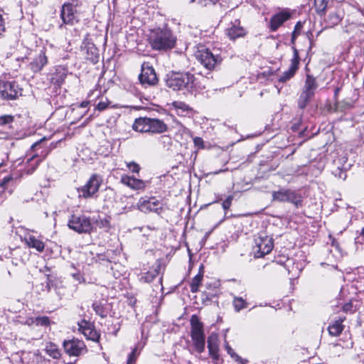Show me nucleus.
Segmentation results:
<instances>
[{"label": "nucleus", "mask_w": 364, "mask_h": 364, "mask_svg": "<svg viewBox=\"0 0 364 364\" xmlns=\"http://www.w3.org/2000/svg\"><path fill=\"white\" fill-rule=\"evenodd\" d=\"M292 48L294 50V55L292 59L291 60L289 69H291V70H294L295 72H296V70L299 68L300 58L297 49L295 47H292Z\"/></svg>", "instance_id": "nucleus-33"}, {"label": "nucleus", "mask_w": 364, "mask_h": 364, "mask_svg": "<svg viewBox=\"0 0 364 364\" xmlns=\"http://www.w3.org/2000/svg\"><path fill=\"white\" fill-rule=\"evenodd\" d=\"M137 355V349L134 348L129 355L127 364H133L135 362Z\"/></svg>", "instance_id": "nucleus-43"}, {"label": "nucleus", "mask_w": 364, "mask_h": 364, "mask_svg": "<svg viewBox=\"0 0 364 364\" xmlns=\"http://www.w3.org/2000/svg\"><path fill=\"white\" fill-rule=\"evenodd\" d=\"M313 97V95L302 91L298 100V107L301 109H304Z\"/></svg>", "instance_id": "nucleus-30"}, {"label": "nucleus", "mask_w": 364, "mask_h": 364, "mask_svg": "<svg viewBox=\"0 0 364 364\" xmlns=\"http://www.w3.org/2000/svg\"><path fill=\"white\" fill-rule=\"evenodd\" d=\"M14 121V116L7 114L0 116V126H6Z\"/></svg>", "instance_id": "nucleus-39"}, {"label": "nucleus", "mask_w": 364, "mask_h": 364, "mask_svg": "<svg viewBox=\"0 0 364 364\" xmlns=\"http://www.w3.org/2000/svg\"><path fill=\"white\" fill-rule=\"evenodd\" d=\"M158 283H159V285L161 287V288L162 289V277H159V281H158Z\"/></svg>", "instance_id": "nucleus-56"}, {"label": "nucleus", "mask_w": 364, "mask_h": 364, "mask_svg": "<svg viewBox=\"0 0 364 364\" xmlns=\"http://www.w3.org/2000/svg\"><path fill=\"white\" fill-rule=\"evenodd\" d=\"M350 307H351V304H345L343 306V310L345 311H347L350 310Z\"/></svg>", "instance_id": "nucleus-53"}, {"label": "nucleus", "mask_w": 364, "mask_h": 364, "mask_svg": "<svg viewBox=\"0 0 364 364\" xmlns=\"http://www.w3.org/2000/svg\"><path fill=\"white\" fill-rule=\"evenodd\" d=\"M66 77L67 70L63 68H58L51 77V82L60 87L65 82Z\"/></svg>", "instance_id": "nucleus-25"}, {"label": "nucleus", "mask_w": 364, "mask_h": 364, "mask_svg": "<svg viewBox=\"0 0 364 364\" xmlns=\"http://www.w3.org/2000/svg\"><path fill=\"white\" fill-rule=\"evenodd\" d=\"M273 240L269 236L260 235L255 240L253 252L257 258L263 257L264 255L271 252L273 249Z\"/></svg>", "instance_id": "nucleus-9"}, {"label": "nucleus", "mask_w": 364, "mask_h": 364, "mask_svg": "<svg viewBox=\"0 0 364 364\" xmlns=\"http://www.w3.org/2000/svg\"><path fill=\"white\" fill-rule=\"evenodd\" d=\"M92 307H93L94 311H95V313L97 315L100 316L102 318L106 317L107 312H106L104 306L101 304L95 302L92 304Z\"/></svg>", "instance_id": "nucleus-36"}, {"label": "nucleus", "mask_w": 364, "mask_h": 364, "mask_svg": "<svg viewBox=\"0 0 364 364\" xmlns=\"http://www.w3.org/2000/svg\"><path fill=\"white\" fill-rule=\"evenodd\" d=\"M101 183V176L97 173L92 174L84 186L77 188L79 196L84 198H92L98 192Z\"/></svg>", "instance_id": "nucleus-8"}, {"label": "nucleus", "mask_w": 364, "mask_h": 364, "mask_svg": "<svg viewBox=\"0 0 364 364\" xmlns=\"http://www.w3.org/2000/svg\"><path fill=\"white\" fill-rule=\"evenodd\" d=\"M78 326H79V331H80L82 333L83 332V330H85L87 327L92 326V325L90 322H87L85 320H82L80 322H79Z\"/></svg>", "instance_id": "nucleus-47"}, {"label": "nucleus", "mask_w": 364, "mask_h": 364, "mask_svg": "<svg viewBox=\"0 0 364 364\" xmlns=\"http://www.w3.org/2000/svg\"><path fill=\"white\" fill-rule=\"evenodd\" d=\"M328 3V0H315V9L318 15L323 16L326 14Z\"/></svg>", "instance_id": "nucleus-28"}, {"label": "nucleus", "mask_w": 364, "mask_h": 364, "mask_svg": "<svg viewBox=\"0 0 364 364\" xmlns=\"http://www.w3.org/2000/svg\"><path fill=\"white\" fill-rule=\"evenodd\" d=\"M138 209L145 213L149 212L157 213L161 209V202L155 197H141L137 203Z\"/></svg>", "instance_id": "nucleus-12"}, {"label": "nucleus", "mask_w": 364, "mask_h": 364, "mask_svg": "<svg viewBox=\"0 0 364 364\" xmlns=\"http://www.w3.org/2000/svg\"><path fill=\"white\" fill-rule=\"evenodd\" d=\"M26 242L29 247L34 248L40 252L44 250V242L37 239L35 236L29 235L26 237Z\"/></svg>", "instance_id": "nucleus-26"}, {"label": "nucleus", "mask_w": 364, "mask_h": 364, "mask_svg": "<svg viewBox=\"0 0 364 364\" xmlns=\"http://www.w3.org/2000/svg\"><path fill=\"white\" fill-rule=\"evenodd\" d=\"M195 77L189 73H173L168 77L166 85L173 90H186L191 91L193 87Z\"/></svg>", "instance_id": "nucleus-3"}, {"label": "nucleus", "mask_w": 364, "mask_h": 364, "mask_svg": "<svg viewBox=\"0 0 364 364\" xmlns=\"http://www.w3.org/2000/svg\"><path fill=\"white\" fill-rule=\"evenodd\" d=\"M344 320L345 318H339L338 319L333 321L332 323L328 326V331L331 336L336 337L341 335L344 329V326L343 324Z\"/></svg>", "instance_id": "nucleus-23"}, {"label": "nucleus", "mask_w": 364, "mask_h": 364, "mask_svg": "<svg viewBox=\"0 0 364 364\" xmlns=\"http://www.w3.org/2000/svg\"><path fill=\"white\" fill-rule=\"evenodd\" d=\"M233 306L236 311L245 309L247 306V304L245 299L242 297L235 296L233 299Z\"/></svg>", "instance_id": "nucleus-34"}, {"label": "nucleus", "mask_w": 364, "mask_h": 364, "mask_svg": "<svg viewBox=\"0 0 364 364\" xmlns=\"http://www.w3.org/2000/svg\"><path fill=\"white\" fill-rule=\"evenodd\" d=\"M218 0H191V2H196L202 6H207L209 4H215Z\"/></svg>", "instance_id": "nucleus-46"}, {"label": "nucleus", "mask_w": 364, "mask_h": 364, "mask_svg": "<svg viewBox=\"0 0 364 364\" xmlns=\"http://www.w3.org/2000/svg\"><path fill=\"white\" fill-rule=\"evenodd\" d=\"M246 34L245 28L240 25L238 21L232 23L231 26L227 29V35L231 40L243 37Z\"/></svg>", "instance_id": "nucleus-19"}, {"label": "nucleus", "mask_w": 364, "mask_h": 364, "mask_svg": "<svg viewBox=\"0 0 364 364\" xmlns=\"http://www.w3.org/2000/svg\"><path fill=\"white\" fill-rule=\"evenodd\" d=\"M41 285L42 286V289H44L43 288L45 287L48 291L50 290V282L48 279L46 282V284L42 283Z\"/></svg>", "instance_id": "nucleus-51"}, {"label": "nucleus", "mask_w": 364, "mask_h": 364, "mask_svg": "<svg viewBox=\"0 0 364 364\" xmlns=\"http://www.w3.org/2000/svg\"><path fill=\"white\" fill-rule=\"evenodd\" d=\"M342 19V17L338 12H333L329 14L326 19V22L330 27H333L338 25Z\"/></svg>", "instance_id": "nucleus-29"}, {"label": "nucleus", "mask_w": 364, "mask_h": 364, "mask_svg": "<svg viewBox=\"0 0 364 364\" xmlns=\"http://www.w3.org/2000/svg\"><path fill=\"white\" fill-rule=\"evenodd\" d=\"M21 90L15 82L0 80V98L14 100L20 94Z\"/></svg>", "instance_id": "nucleus-11"}, {"label": "nucleus", "mask_w": 364, "mask_h": 364, "mask_svg": "<svg viewBox=\"0 0 364 364\" xmlns=\"http://www.w3.org/2000/svg\"><path fill=\"white\" fill-rule=\"evenodd\" d=\"M45 350L53 359H59L60 358V351L58 346L54 343L47 342L45 345Z\"/></svg>", "instance_id": "nucleus-27"}, {"label": "nucleus", "mask_w": 364, "mask_h": 364, "mask_svg": "<svg viewBox=\"0 0 364 364\" xmlns=\"http://www.w3.org/2000/svg\"><path fill=\"white\" fill-rule=\"evenodd\" d=\"M233 200V196L230 195L227 197V198L223 202L222 207L226 214L228 210L230 208L232 204V201Z\"/></svg>", "instance_id": "nucleus-41"}, {"label": "nucleus", "mask_w": 364, "mask_h": 364, "mask_svg": "<svg viewBox=\"0 0 364 364\" xmlns=\"http://www.w3.org/2000/svg\"><path fill=\"white\" fill-rule=\"evenodd\" d=\"M159 142L164 148L168 149L172 144V139L168 135H162L159 138Z\"/></svg>", "instance_id": "nucleus-38"}, {"label": "nucleus", "mask_w": 364, "mask_h": 364, "mask_svg": "<svg viewBox=\"0 0 364 364\" xmlns=\"http://www.w3.org/2000/svg\"><path fill=\"white\" fill-rule=\"evenodd\" d=\"M161 269V264L157 262L153 269L142 273L139 277V281L144 283L151 282L156 277L159 276Z\"/></svg>", "instance_id": "nucleus-20"}, {"label": "nucleus", "mask_w": 364, "mask_h": 364, "mask_svg": "<svg viewBox=\"0 0 364 364\" xmlns=\"http://www.w3.org/2000/svg\"><path fill=\"white\" fill-rule=\"evenodd\" d=\"M139 80L140 83L144 87L154 86L159 81L155 70L152 66L149 65V63H142Z\"/></svg>", "instance_id": "nucleus-10"}, {"label": "nucleus", "mask_w": 364, "mask_h": 364, "mask_svg": "<svg viewBox=\"0 0 364 364\" xmlns=\"http://www.w3.org/2000/svg\"><path fill=\"white\" fill-rule=\"evenodd\" d=\"M203 274L199 272L197 275H196L191 283V291L193 293H196L198 291L199 286L201 284L203 279Z\"/></svg>", "instance_id": "nucleus-31"}, {"label": "nucleus", "mask_w": 364, "mask_h": 364, "mask_svg": "<svg viewBox=\"0 0 364 364\" xmlns=\"http://www.w3.org/2000/svg\"><path fill=\"white\" fill-rule=\"evenodd\" d=\"M360 238L361 239L362 241L364 242V229L363 230V231L360 234Z\"/></svg>", "instance_id": "nucleus-58"}, {"label": "nucleus", "mask_w": 364, "mask_h": 364, "mask_svg": "<svg viewBox=\"0 0 364 364\" xmlns=\"http://www.w3.org/2000/svg\"><path fill=\"white\" fill-rule=\"evenodd\" d=\"M176 114L179 116L186 117L192 113V108L188 105L181 101H175L171 104Z\"/></svg>", "instance_id": "nucleus-21"}, {"label": "nucleus", "mask_w": 364, "mask_h": 364, "mask_svg": "<svg viewBox=\"0 0 364 364\" xmlns=\"http://www.w3.org/2000/svg\"><path fill=\"white\" fill-rule=\"evenodd\" d=\"M194 144L196 146L198 147H203V140L200 137H196L193 139Z\"/></svg>", "instance_id": "nucleus-50"}, {"label": "nucleus", "mask_w": 364, "mask_h": 364, "mask_svg": "<svg viewBox=\"0 0 364 364\" xmlns=\"http://www.w3.org/2000/svg\"><path fill=\"white\" fill-rule=\"evenodd\" d=\"M31 323L36 326H48L50 324V320L48 316H38L32 318Z\"/></svg>", "instance_id": "nucleus-35"}, {"label": "nucleus", "mask_w": 364, "mask_h": 364, "mask_svg": "<svg viewBox=\"0 0 364 364\" xmlns=\"http://www.w3.org/2000/svg\"><path fill=\"white\" fill-rule=\"evenodd\" d=\"M88 105V102H82L80 105L82 107H86Z\"/></svg>", "instance_id": "nucleus-57"}, {"label": "nucleus", "mask_w": 364, "mask_h": 364, "mask_svg": "<svg viewBox=\"0 0 364 364\" xmlns=\"http://www.w3.org/2000/svg\"><path fill=\"white\" fill-rule=\"evenodd\" d=\"M167 130L168 126L164 121L156 118H149V133L161 134Z\"/></svg>", "instance_id": "nucleus-18"}, {"label": "nucleus", "mask_w": 364, "mask_h": 364, "mask_svg": "<svg viewBox=\"0 0 364 364\" xmlns=\"http://www.w3.org/2000/svg\"><path fill=\"white\" fill-rule=\"evenodd\" d=\"M120 181L124 185L133 190H142L146 186L144 181L128 175L122 176Z\"/></svg>", "instance_id": "nucleus-16"}, {"label": "nucleus", "mask_w": 364, "mask_h": 364, "mask_svg": "<svg viewBox=\"0 0 364 364\" xmlns=\"http://www.w3.org/2000/svg\"><path fill=\"white\" fill-rule=\"evenodd\" d=\"M82 333L84 336L89 340H92L94 341H97L100 336L97 332L92 328V327H87L85 330H83Z\"/></svg>", "instance_id": "nucleus-32"}, {"label": "nucleus", "mask_w": 364, "mask_h": 364, "mask_svg": "<svg viewBox=\"0 0 364 364\" xmlns=\"http://www.w3.org/2000/svg\"><path fill=\"white\" fill-rule=\"evenodd\" d=\"M291 17V14L287 11H282L274 14L270 19L269 26L272 31H275L281 26L285 21L289 20Z\"/></svg>", "instance_id": "nucleus-15"}, {"label": "nucleus", "mask_w": 364, "mask_h": 364, "mask_svg": "<svg viewBox=\"0 0 364 364\" xmlns=\"http://www.w3.org/2000/svg\"><path fill=\"white\" fill-rule=\"evenodd\" d=\"M108 105H109V102L107 100L101 101L97 105L96 108L99 111H103L108 107Z\"/></svg>", "instance_id": "nucleus-48"}, {"label": "nucleus", "mask_w": 364, "mask_h": 364, "mask_svg": "<svg viewBox=\"0 0 364 364\" xmlns=\"http://www.w3.org/2000/svg\"><path fill=\"white\" fill-rule=\"evenodd\" d=\"M317 87L318 83L316 77L311 75L307 74L302 91L314 96Z\"/></svg>", "instance_id": "nucleus-22"}, {"label": "nucleus", "mask_w": 364, "mask_h": 364, "mask_svg": "<svg viewBox=\"0 0 364 364\" xmlns=\"http://www.w3.org/2000/svg\"><path fill=\"white\" fill-rule=\"evenodd\" d=\"M10 181H11V178L10 177H5V178H4L2 182L1 183V186H4L5 184H6Z\"/></svg>", "instance_id": "nucleus-52"}, {"label": "nucleus", "mask_w": 364, "mask_h": 364, "mask_svg": "<svg viewBox=\"0 0 364 364\" xmlns=\"http://www.w3.org/2000/svg\"><path fill=\"white\" fill-rule=\"evenodd\" d=\"M41 141H41H37V142L34 143V144L32 145V146H31L32 149H36V148L40 145Z\"/></svg>", "instance_id": "nucleus-54"}, {"label": "nucleus", "mask_w": 364, "mask_h": 364, "mask_svg": "<svg viewBox=\"0 0 364 364\" xmlns=\"http://www.w3.org/2000/svg\"><path fill=\"white\" fill-rule=\"evenodd\" d=\"M34 157H35V156H33L31 158L28 159V161H30L31 160H33Z\"/></svg>", "instance_id": "nucleus-60"}, {"label": "nucleus", "mask_w": 364, "mask_h": 364, "mask_svg": "<svg viewBox=\"0 0 364 364\" xmlns=\"http://www.w3.org/2000/svg\"><path fill=\"white\" fill-rule=\"evenodd\" d=\"M225 348L227 350V353L232 358H235L236 360H238L240 359V357L237 355L233 350V349L229 346L228 342L225 339Z\"/></svg>", "instance_id": "nucleus-40"}, {"label": "nucleus", "mask_w": 364, "mask_h": 364, "mask_svg": "<svg viewBox=\"0 0 364 364\" xmlns=\"http://www.w3.org/2000/svg\"><path fill=\"white\" fill-rule=\"evenodd\" d=\"M338 91H339V89H338V88H337V89L335 90V94L336 95V94L338 92Z\"/></svg>", "instance_id": "nucleus-61"}, {"label": "nucleus", "mask_w": 364, "mask_h": 364, "mask_svg": "<svg viewBox=\"0 0 364 364\" xmlns=\"http://www.w3.org/2000/svg\"><path fill=\"white\" fill-rule=\"evenodd\" d=\"M77 3L68 2L63 4L60 10V18L63 23L60 28H63L64 25L73 26L79 21L77 12Z\"/></svg>", "instance_id": "nucleus-6"}, {"label": "nucleus", "mask_w": 364, "mask_h": 364, "mask_svg": "<svg viewBox=\"0 0 364 364\" xmlns=\"http://www.w3.org/2000/svg\"><path fill=\"white\" fill-rule=\"evenodd\" d=\"M97 225L101 228H109V220L107 218H99L97 220Z\"/></svg>", "instance_id": "nucleus-44"}, {"label": "nucleus", "mask_w": 364, "mask_h": 364, "mask_svg": "<svg viewBox=\"0 0 364 364\" xmlns=\"http://www.w3.org/2000/svg\"><path fill=\"white\" fill-rule=\"evenodd\" d=\"M68 225L78 233L89 232L92 228L90 218L84 215H72L68 220Z\"/></svg>", "instance_id": "nucleus-7"}, {"label": "nucleus", "mask_w": 364, "mask_h": 364, "mask_svg": "<svg viewBox=\"0 0 364 364\" xmlns=\"http://www.w3.org/2000/svg\"><path fill=\"white\" fill-rule=\"evenodd\" d=\"M63 347L70 356H79L87 351L84 342L78 339L65 341Z\"/></svg>", "instance_id": "nucleus-13"}, {"label": "nucleus", "mask_w": 364, "mask_h": 364, "mask_svg": "<svg viewBox=\"0 0 364 364\" xmlns=\"http://www.w3.org/2000/svg\"><path fill=\"white\" fill-rule=\"evenodd\" d=\"M302 25L300 22L297 23L295 26L294 31L292 33L291 36V43H294L296 38L299 35V30L301 28Z\"/></svg>", "instance_id": "nucleus-42"}, {"label": "nucleus", "mask_w": 364, "mask_h": 364, "mask_svg": "<svg viewBox=\"0 0 364 364\" xmlns=\"http://www.w3.org/2000/svg\"><path fill=\"white\" fill-rule=\"evenodd\" d=\"M223 171H225V170H218V171H215V172H214V174H218V173H221V172H223Z\"/></svg>", "instance_id": "nucleus-59"}, {"label": "nucleus", "mask_w": 364, "mask_h": 364, "mask_svg": "<svg viewBox=\"0 0 364 364\" xmlns=\"http://www.w3.org/2000/svg\"><path fill=\"white\" fill-rule=\"evenodd\" d=\"M339 172H340L339 177L345 179L346 177V173L344 171H341V170L339 171Z\"/></svg>", "instance_id": "nucleus-55"}, {"label": "nucleus", "mask_w": 364, "mask_h": 364, "mask_svg": "<svg viewBox=\"0 0 364 364\" xmlns=\"http://www.w3.org/2000/svg\"><path fill=\"white\" fill-rule=\"evenodd\" d=\"M149 117H139L134 120L132 124V129L138 132H148L149 129Z\"/></svg>", "instance_id": "nucleus-24"}, {"label": "nucleus", "mask_w": 364, "mask_h": 364, "mask_svg": "<svg viewBox=\"0 0 364 364\" xmlns=\"http://www.w3.org/2000/svg\"><path fill=\"white\" fill-rule=\"evenodd\" d=\"M190 323L191 337L193 346L196 352L201 353L205 350V336L203 323L196 314L191 316Z\"/></svg>", "instance_id": "nucleus-2"}, {"label": "nucleus", "mask_w": 364, "mask_h": 364, "mask_svg": "<svg viewBox=\"0 0 364 364\" xmlns=\"http://www.w3.org/2000/svg\"><path fill=\"white\" fill-rule=\"evenodd\" d=\"M129 170L133 173H139L140 170L139 166L135 162H130L127 164Z\"/></svg>", "instance_id": "nucleus-45"}, {"label": "nucleus", "mask_w": 364, "mask_h": 364, "mask_svg": "<svg viewBox=\"0 0 364 364\" xmlns=\"http://www.w3.org/2000/svg\"><path fill=\"white\" fill-rule=\"evenodd\" d=\"M196 59L208 70H212L222 62V57L218 50L205 48L203 46L198 47L195 53Z\"/></svg>", "instance_id": "nucleus-4"}, {"label": "nucleus", "mask_w": 364, "mask_h": 364, "mask_svg": "<svg viewBox=\"0 0 364 364\" xmlns=\"http://www.w3.org/2000/svg\"><path fill=\"white\" fill-rule=\"evenodd\" d=\"M296 72L294 70H291V69H288L287 71L284 72L282 75L279 77V82H284L289 80H290L294 75Z\"/></svg>", "instance_id": "nucleus-37"}, {"label": "nucleus", "mask_w": 364, "mask_h": 364, "mask_svg": "<svg viewBox=\"0 0 364 364\" xmlns=\"http://www.w3.org/2000/svg\"><path fill=\"white\" fill-rule=\"evenodd\" d=\"M208 348L210 356L215 360L219 359V337L215 332H212L208 337Z\"/></svg>", "instance_id": "nucleus-14"}, {"label": "nucleus", "mask_w": 364, "mask_h": 364, "mask_svg": "<svg viewBox=\"0 0 364 364\" xmlns=\"http://www.w3.org/2000/svg\"><path fill=\"white\" fill-rule=\"evenodd\" d=\"M272 196L274 201L291 203L296 208L302 205V196L291 189L281 188L277 191H273Z\"/></svg>", "instance_id": "nucleus-5"}, {"label": "nucleus", "mask_w": 364, "mask_h": 364, "mask_svg": "<svg viewBox=\"0 0 364 364\" xmlns=\"http://www.w3.org/2000/svg\"><path fill=\"white\" fill-rule=\"evenodd\" d=\"M5 32V24L2 15L0 14V38L3 36Z\"/></svg>", "instance_id": "nucleus-49"}, {"label": "nucleus", "mask_w": 364, "mask_h": 364, "mask_svg": "<svg viewBox=\"0 0 364 364\" xmlns=\"http://www.w3.org/2000/svg\"><path fill=\"white\" fill-rule=\"evenodd\" d=\"M47 63L48 58L46 55V50L43 48L40 53L30 63L31 69L34 73L40 72Z\"/></svg>", "instance_id": "nucleus-17"}, {"label": "nucleus", "mask_w": 364, "mask_h": 364, "mask_svg": "<svg viewBox=\"0 0 364 364\" xmlns=\"http://www.w3.org/2000/svg\"><path fill=\"white\" fill-rule=\"evenodd\" d=\"M149 43L154 50L171 49L175 46L176 38L169 29H155L151 31Z\"/></svg>", "instance_id": "nucleus-1"}, {"label": "nucleus", "mask_w": 364, "mask_h": 364, "mask_svg": "<svg viewBox=\"0 0 364 364\" xmlns=\"http://www.w3.org/2000/svg\"><path fill=\"white\" fill-rule=\"evenodd\" d=\"M2 164H3L2 163H0V167L2 166Z\"/></svg>", "instance_id": "nucleus-62"}]
</instances>
